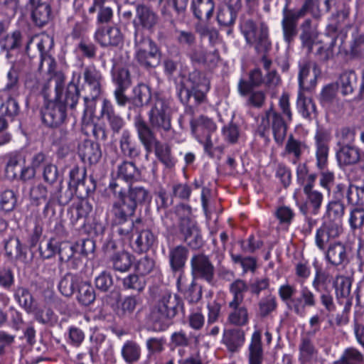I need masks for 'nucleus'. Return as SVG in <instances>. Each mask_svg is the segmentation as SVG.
<instances>
[{
	"instance_id": "0eeeda50",
	"label": "nucleus",
	"mask_w": 364,
	"mask_h": 364,
	"mask_svg": "<svg viewBox=\"0 0 364 364\" xmlns=\"http://www.w3.org/2000/svg\"><path fill=\"white\" fill-rule=\"evenodd\" d=\"M83 82L80 84L81 73H73V82L81 87L84 92L85 109L84 112L92 109L95 102L99 98L102 93V75L94 65L86 66L82 71Z\"/></svg>"
},
{
	"instance_id": "bb28decb",
	"label": "nucleus",
	"mask_w": 364,
	"mask_h": 364,
	"mask_svg": "<svg viewBox=\"0 0 364 364\" xmlns=\"http://www.w3.org/2000/svg\"><path fill=\"white\" fill-rule=\"evenodd\" d=\"M78 154L82 161L89 164H97L102 156L99 144L91 140H85L79 144Z\"/></svg>"
},
{
	"instance_id": "c9c22d12",
	"label": "nucleus",
	"mask_w": 364,
	"mask_h": 364,
	"mask_svg": "<svg viewBox=\"0 0 364 364\" xmlns=\"http://www.w3.org/2000/svg\"><path fill=\"white\" fill-rule=\"evenodd\" d=\"M360 158V149L355 146H341L337 152L338 161L342 165L355 164L359 161Z\"/></svg>"
},
{
	"instance_id": "603ef678",
	"label": "nucleus",
	"mask_w": 364,
	"mask_h": 364,
	"mask_svg": "<svg viewBox=\"0 0 364 364\" xmlns=\"http://www.w3.org/2000/svg\"><path fill=\"white\" fill-rule=\"evenodd\" d=\"M346 200L348 204L352 205H364V184L358 186L351 183H348V189L346 196Z\"/></svg>"
},
{
	"instance_id": "052dcab7",
	"label": "nucleus",
	"mask_w": 364,
	"mask_h": 364,
	"mask_svg": "<svg viewBox=\"0 0 364 364\" xmlns=\"http://www.w3.org/2000/svg\"><path fill=\"white\" fill-rule=\"evenodd\" d=\"M277 306V303L274 296L269 295L262 298L258 303L257 315L262 318H266L276 310Z\"/></svg>"
},
{
	"instance_id": "a878e982",
	"label": "nucleus",
	"mask_w": 364,
	"mask_h": 364,
	"mask_svg": "<svg viewBox=\"0 0 364 364\" xmlns=\"http://www.w3.org/2000/svg\"><path fill=\"white\" fill-rule=\"evenodd\" d=\"M299 350V360L301 364H312L313 362L318 360V350L315 346L313 339L309 336V333L301 338Z\"/></svg>"
},
{
	"instance_id": "412c9836",
	"label": "nucleus",
	"mask_w": 364,
	"mask_h": 364,
	"mask_svg": "<svg viewBox=\"0 0 364 364\" xmlns=\"http://www.w3.org/2000/svg\"><path fill=\"white\" fill-rule=\"evenodd\" d=\"M158 15L149 6L138 4L136 7V20L134 21L135 31H141L139 26L149 31H152L158 23Z\"/></svg>"
},
{
	"instance_id": "2eb2a0df",
	"label": "nucleus",
	"mask_w": 364,
	"mask_h": 364,
	"mask_svg": "<svg viewBox=\"0 0 364 364\" xmlns=\"http://www.w3.org/2000/svg\"><path fill=\"white\" fill-rule=\"evenodd\" d=\"M112 75V81L116 85L114 94L117 102L119 106H125L129 102L125 91L132 83L131 73L128 68L121 67L113 70Z\"/></svg>"
},
{
	"instance_id": "f03ea898",
	"label": "nucleus",
	"mask_w": 364,
	"mask_h": 364,
	"mask_svg": "<svg viewBox=\"0 0 364 364\" xmlns=\"http://www.w3.org/2000/svg\"><path fill=\"white\" fill-rule=\"evenodd\" d=\"M148 117L149 124L140 115L134 119V124L140 141H142L144 137H147L145 134L149 130L152 132L154 136L158 133L162 138H165L171 131L169 103L158 94L154 96V102L148 113Z\"/></svg>"
},
{
	"instance_id": "0e129e2a",
	"label": "nucleus",
	"mask_w": 364,
	"mask_h": 364,
	"mask_svg": "<svg viewBox=\"0 0 364 364\" xmlns=\"http://www.w3.org/2000/svg\"><path fill=\"white\" fill-rule=\"evenodd\" d=\"M19 114V106L16 100L9 97L0 107V114L13 121Z\"/></svg>"
},
{
	"instance_id": "7ed1b4c3",
	"label": "nucleus",
	"mask_w": 364,
	"mask_h": 364,
	"mask_svg": "<svg viewBox=\"0 0 364 364\" xmlns=\"http://www.w3.org/2000/svg\"><path fill=\"white\" fill-rule=\"evenodd\" d=\"M179 310H183L181 298L168 291H161L150 313L154 328L159 331L167 328Z\"/></svg>"
},
{
	"instance_id": "b1692460",
	"label": "nucleus",
	"mask_w": 364,
	"mask_h": 364,
	"mask_svg": "<svg viewBox=\"0 0 364 364\" xmlns=\"http://www.w3.org/2000/svg\"><path fill=\"white\" fill-rule=\"evenodd\" d=\"M326 259L333 266H345L349 262V252L341 242L331 243L326 251Z\"/></svg>"
},
{
	"instance_id": "dca6fc26",
	"label": "nucleus",
	"mask_w": 364,
	"mask_h": 364,
	"mask_svg": "<svg viewBox=\"0 0 364 364\" xmlns=\"http://www.w3.org/2000/svg\"><path fill=\"white\" fill-rule=\"evenodd\" d=\"M149 200L150 193L148 190L142 186L130 185L127 193L122 197V200L115 201L113 204L135 213L139 205H142Z\"/></svg>"
},
{
	"instance_id": "ddd939ff",
	"label": "nucleus",
	"mask_w": 364,
	"mask_h": 364,
	"mask_svg": "<svg viewBox=\"0 0 364 364\" xmlns=\"http://www.w3.org/2000/svg\"><path fill=\"white\" fill-rule=\"evenodd\" d=\"M147 137H144L142 141H140L144 146L147 153H150L154 149V153L158 160L163 164L167 168H172L175 166L176 160L171 152V147L166 143H162L154 136L152 132L149 130L145 134Z\"/></svg>"
},
{
	"instance_id": "e2e57ef3",
	"label": "nucleus",
	"mask_w": 364,
	"mask_h": 364,
	"mask_svg": "<svg viewBox=\"0 0 364 364\" xmlns=\"http://www.w3.org/2000/svg\"><path fill=\"white\" fill-rule=\"evenodd\" d=\"M48 191L46 186L42 183L33 185L29 192L31 204L36 206L46 202L48 199Z\"/></svg>"
},
{
	"instance_id": "338daca9",
	"label": "nucleus",
	"mask_w": 364,
	"mask_h": 364,
	"mask_svg": "<svg viewBox=\"0 0 364 364\" xmlns=\"http://www.w3.org/2000/svg\"><path fill=\"white\" fill-rule=\"evenodd\" d=\"M356 130L354 127H342L337 133L338 138V145L341 146H354L355 140Z\"/></svg>"
},
{
	"instance_id": "39448f33",
	"label": "nucleus",
	"mask_w": 364,
	"mask_h": 364,
	"mask_svg": "<svg viewBox=\"0 0 364 364\" xmlns=\"http://www.w3.org/2000/svg\"><path fill=\"white\" fill-rule=\"evenodd\" d=\"M345 209L343 201L332 200L328 203L326 212L329 220L317 230L315 237L316 245L321 250H324L331 240L338 237L343 232L341 219Z\"/></svg>"
},
{
	"instance_id": "3c124183",
	"label": "nucleus",
	"mask_w": 364,
	"mask_h": 364,
	"mask_svg": "<svg viewBox=\"0 0 364 364\" xmlns=\"http://www.w3.org/2000/svg\"><path fill=\"white\" fill-rule=\"evenodd\" d=\"M333 364H364V355L355 348H348Z\"/></svg>"
},
{
	"instance_id": "9b49d317",
	"label": "nucleus",
	"mask_w": 364,
	"mask_h": 364,
	"mask_svg": "<svg viewBox=\"0 0 364 364\" xmlns=\"http://www.w3.org/2000/svg\"><path fill=\"white\" fill-rule=\"evenodd\" d=\"M271 126L274 141L279 145L284 142L287 132V124L282 115L272 107L266 111L265 115L262 118L261 124L257 128L259 134L264 137L266 132Z\"/></svg>"
},
{
	"instance_id": "f704fd0d",
	"label": "nucleus",
	"mask_w": 364,
	"mask_h": 364,
	"mask_svg": "<svg viewBox=\"0 0 364 364\" xmlns=\"http://www.w3.org/2000/svg\"><path fill=\"white\" fill-rule=\"evenodd\" d=\"M188 254V250L183 245H178L170 250L168 258L173 272L181 271L184 267Z\"/></svg>"
},
{
	"instance_id": "58836bf2",
	"label": "nucleus",
	"mask_w": 364,
	"mask_h": 364,
	"mask_svg": "<svg viewBox=\"0 0 364 364\" xmlns=\"http://www.w3.org/2000/svg\"><path fill=\"white\" fill-rule=\"evenodd\" d=\"M122 356L127 364L137 363L141 355V349L138 343L134 341H127L122 347Z\"/></svg>"
},
{
	"instance_id": "774afa93",
	"label": "nucleus",
	"mask_w": 364,
	"mask_h": 364,
	"mask_svg": "<svg viewBox=\"0 0 364 364\" xmlns=\"http://www.w3.org/2000/svg\"><path fill=\"white\" fill-rule=\"evenodd\" d=\"M6 255L10 259H17L21 255V247L18 238L11 237L4 242Z\"/></svg>"
},
{
	"instance_id": "13d9d810",
	"label": "nucleus",
	"mask_w": 364,
	"mask_h": 364,
	"mask_svg": "<svg viewBox=\"0 0 364 364\" xmlns=\"http://www.w3.org/2000/svg\"><path fill=\"white\" fill-rule=\"evenodd\" d=\"M122 286L124 289L141 292L146 286L145 279L136 274H130L122 279Z\"/></svg>"
},
{
	"instance_id": "cd10ccee",
	"label": "nucleus",
	"mask_w": 364,
	"mask_h": 364,
	"mask_svg": "<svg viewBox=\"0 0 364 364\" xmlns=\"http://www.w3.org/2000/svg\"><path fill=\"white\" fill-rule=\"evenodd\" d=\"M41 0H29L32 6V20L39 27H43L51 19V8L48 4L41 3Z\"/></svg>"
},
{
	"instance_id": "a18cd8bd",
	"label": "nucleus",
	"mask_w": 364,
	"mask_h": 364,
	"mask_svg": "<svg viewBox=\"0 0 364 364\" xmlns=\"http://www.w3.org/2000/svg\"><path fill=\"white\" fill-rule=\"evenodd\" d=\"M356 82L357 75L353 70L343 72L340 75L338 81L342 95L346 96L353 94Z\"/></svg>"
},
{
	"instance_id": "4be33fe9",
	"label": "nucleus",
	"mask_w": 364,
	"mask_h": 364,
	"mask_svg": "<svg viewBox=\"0 0 364 364\" xmlns=\"http://www.w3.org/2000/svg\"><path fill=\"white\" fill-rule=\"evenodd\" d=\"M299 39L303 48L306 49L307 53L312 52L313 46L316 43L318 37L317 26L314 25L312 19L307 18L300 24Z\"/></svg>"
},
{
	"instance_id": "8fccbe9b",
	"label": "nucleus",
	"mask_w": 364,
	"mask_h": 364,
	"mask_svg": "<svg viewBox=\"0 0 364 364\" xmlns=\"http://www.w3.org/2000/svg\"><path fill=\"white\" fill-rule=\"evenodd\" d=\"M237 14V10L232 5H224L218 12V22L221 26L230 27L234 24Z\"/></svg>"
},
{
	"instance_id": "79ce46f5",
	"label": "nucleus",
	"mask_w": 364,
	"mask_h": 364,
	"mask_svg": "<svg viewBox=\"0 0 364 364\" xmlns=\"http://www.w3.org/2000/svg\"><path fill=\"white\" fill-rule=\"evenodd\" d=\"M14 297L19 306L28 314H31L36 301L29 289L24 287H18L14 289Z\"/></svg>"
},
{
	"instance_id": "9d476101",
	"label": "nucleus",
	"mask_w": 364,
	"mask_h": 364,
	"mask_svg": "<svg viewBox=\"0 0 364 364\" xmlns=\"http://www.w3.org/2000/svg\"><path fill=\"white\" fill-rule=\"evenodd\" d=\"M112 214L113 215V224L117 227V231L121 236L131 239L133 236L132 232L139 230L142 224L141 218L135 220L132 216L135 213L121 208L119 205L112 204Z\"/></svg>"
},
{
	"instance_id": "5701e85b",
	"label": "nucleus",
	"mask_w": 364,
	"mask_h": 364,
	"mask_svg": "<svg viewBox=\"0 0 364 364\" xmlns=\"http://www.w3.org/2000/svg\"><path fill=\"white\" fill-rule=\"evenodd\" d=\"M136 236H132L130 243L135 252L142 253L148 251L156 242V237L149 229H144L143 224L139 230L135 231Z\"/></svg>"
},
{
	"instance_id": "6e6d98bb",
	"label": "nucleus",
	"mask_w": 364,
	"mask_h": 364,
	"mask_svg": "<svg viewBox=\"0 0 364 364\" xmlns=\"http://www.w3.org/2000/svg\"><path fill=\"white\" fill-rule=\"evenodd\" d=\"M33 41V38L31 37L26 43L25 47V52L26 55H23L20 59L16 60L11 66V69L18 74L28 73L31 70V60L28 56V50Z\"/></svg>"
},
{
	"instance_id": "1a4fd4ad",
	"label": "nucleus",
	"mask_w": 364,
	"mask_h": 364,
	"mask_svg": "<svg viewBox=\"0 0 364 364\" xmlns=\"http://www.w3.org/2000/svg\"><path fill=\"white\" fill-rule=\"evenodd\" d=\"M240 29L247 44L254 46L257 53H267L270 50L269 30L265 23L258 24L252 18H242Z\"/></svg>"
},
{
	"instance_id": "6e6552de",
	"label": "nucleus",
	"mask_w": 364,
	"mask_h": 364,
	"mask_svg": "<svg viewBox=\"0 0 364 364\" xmlns=\"http://www.w3.org/2000/svg\"><path fill=\"white\" fill-rule=\"evenodd\" d=\"M135 60L146 70L158 67L161 60V52L156 43L143 31H134Z\"/></svg>"
},
{
	"instance_id": "4468645a",
	"label": "nucleus",
	"mask_w": 364,
	"mask_h": 364,
	"mask_svg": "<svg viewBox=\"0 0 364 364\" xmlns=\"http://www.w3.org/2000/svg\"><path fill=\"white\" fill-rule=\"evenodd\" d=\"M312 286L316 291L321 294V301L326 311L329 312L334 311L336 306L331 295V279L330 275L321 269H317L312 282Z\"/></svg>"
},
{
	"instance_id": "423d86ee",
	"label": "nucleus",
	"mask_w": 364,
	"mask_h": 364,
	"mask_svg": "<svg viewBox=\"0 0 364 364\" xmlns=\"http://www.w3.org/2000/svg\"><path fill=\"white\" fill-rule=\"evenodd\" d=\"M209 88V80L201 71L194 70L186 81L181 83L178 95L183 105L195 107L205 101Z\"/></svg>"
},
{
	"instance_id": "49530a36",
	"label": "nucleus",
	"mask_w": 364,
	"mask_h": 364,
	"mask_svg": "<svg viewBox=\"0 0 364 364\" xmlns=\"http://www.w3.org/2000/svg\"><path fill=\"white\" fill-rule=\"evenodd\" d=\"M80 282V278L77 275L68 273L59 282V291L63 296L69 297L73 294L75 287H78Z\"/></svg>"
},
{
	"instance_id": "f8f14e48",
	"label": "nucleus",
	"mask_w": 364,
	"mask_h": 364,
	"mask_svg": "<svg viewBox=\"0 0 364 364\" xmlns=\"http://www.w3.org/2000/svg\"><path fill=\"white\" fill-rule=\"evenodd\" d=\"M191 214V208L188 205L181 204L176 207L174 212L166 213L164 223L168 228H174L176 227L174 220H177L180 232L184 238L198 229L196 223L190 218Z\"/></svg>"
},
{
	"instance_id": "5fc2aeb1",
	"label": "nucleus",
	"mask_w": 364,
	"mask_h": 364,
	"mask_svg": "<svg viewBox=\"0 0 364 364\" xmlns=\"http://www.w3.org/2000/svg\"><path fill=\"white\" fill-rule=\"evenodd\" d=\"M309 70V63H304L300 65V71L299 74V91L311 90L316 85V77L315 75L310 78L309 82L308 81Z\"/></svg>"
},
{
	"instance_id": "69168bd1",
	"label": "nucleus",
	"mask_w": 364,
	"mask_h": 364,
	"mask_svg": "<svg viewBox=\"0 0 364 364\" xmlns=\"http://www.w3.org/2000/svg\"><path fill=\"white\" fill-rule=\"evenodd\" d=\"M338 89V85L333 83L328 84L323 87L320 93L319 100L323 107L328 106L333 102L337 97Z\"/></svg>"
},
{
	"instance_id": "aec40b11",
	"label": "nucleus",
	"mask_w": 364,
	"mask_h": 364,
	"mask_svg": "<svg viewBox=\"0 0 364 364\" xmlns=\"http://www.w3.org/2000/svg\"><path fill=\"white\" fill-rule=\"evenodd\" d=\"M95 40L102 47H117L123 43L124 36L117 27L100 26L95 31Z\"/></svg>"
},
{
	"instance_id": "473e14b6",
	"label": "nucleus",
	"mask_w": 364,
	"mask_h": 364,
	"mask_svg": "<svg viewBox=\"0 0 364 364\" xmlns=\"http://www.w3.org/2000/svg\"><path fill=\"white\" fill-rule=\"evenodd\" d=\"M23 36L20 31L16 30L11 34L5 36L0 40L1 50L5 52L7 59L11 58V51L20 48L22 46Z\"/></svg>"
},
{
	"instance_id": "6ab92c4d",
	"label": "nucleus",
	"mask_w": 364,
	"mask_h": 364,
	"mask_svg": "<svg viewBox=\"0 0 364 364\" xmlns=\"http://www.w3.org/2000/svg\"><path fill=\"white\" fill-rule=\"evenodd\" d=\"M70 186H75V192L83 198L93 193L96 188V183L92 176L87 177L85 169L73 168L70 172Z\"/></svg>"
},
{
	"instance_id": "f257e3e1",
	"label": "nucleus",
	"mask_w": 364,
	"mask_h": 364,
	"mask_svg": "<svg viewBox=\"0 0 364 364\" xmlns=\"http://www.w3.org/2000/svg\"><path fill=\"white\" fill-rule=\"evenodd\" d=\"M65 77L63 73H56L44 84L42 93L49 100L41 112L43 122L48 127H57L66 118V107L75 109L80 98V90L73 82H70L65 93V101L60 100Z\"/></svg>"
},
{
	"instance_id": "680f3d73",
	"label": "nucleus",
	"mask_w": 364,
	"mask_h": 364,
	"mask_svg": "<svg viewBox=\"0 0 364 364\" xmlns=\"http://www.w3.org/2000/svg\"><path fill=\"white\" fill-rule=\"evenodd\" d=\"M333 287L338 299L346 298L350 293L351 279L348 277L337 276L333 282Z\"/></svg>"
},
{
	"instance_id": "4c0bfd02",
	"label": "nucleus",
	"mask_w": 364,
	"mask_h": 364,
	"mask_svg": "<svg viewBox=\"0 0 364 364\" xmlns=\"http://www.w3.org/2000/svg\"><path fill=\"white\" fill-rule=\"evenodd\" d=\"M296 106L299 113L305 119H311L317 115L316 106L313 100L306 97L302 91L299 92Z\"/></svg>"
},
{
	"instance_id": "a19ab883",
	"label": "nucleus",
	"mask_w": 364,
	"mask_h": 364,
	"mask_svg": "<svg viewBox=\"0 0 364 364\" xmlns=\"http://www.w3.org/2000/svg\"><path fill=\"white\" fill-rule=\"evenodd\" d=\"M120 150L124 156L134 159L140 156L141 151L138 145L134 143L128 132H124L119 139Z\"/></svg>"
},
{
	"instance_id": "bf43d9fd",
	"label": "nucleus",
	"mask_w": 364,
	"mask_h": 364,
	"mask_svg": "<svg viewBox=\"0 0 364 364\" xmlns=\"http://www.w3.org/2000/svg\"><path fill=\"white\" fill-rule=\"evenodd\" d=\"M95 5L99 6V11L97 16V23H109L113 16V10L108 0H95Z\"/></svg>"
},
{
	"instance_id": "c756f323",
	"label": "nucleus",
	"mask_w": 364,
	"mask_h": 364,
	"mask_svg": "<svg viewBox=\"0 0 364 364\" xmlns=\"http://www.w3.org/2000/svg\"><path fill=\"white\" fill-rule=\"evenodd\" d=\"M293 309L297 315H302L306 306L313 307L316 301L314 294L306 287H303L300 291V297L291 299Z\"/></svg>"
},
{
	"instance_id": "e433bc0d",
	"label": "nucleus",
	"mask_w": 364,
	"mask_h": 364,
	"mask_svg": "<svg viewBox=\"0 0 364 364\" xmlns=\"http://www.w3.org/2000/svg\"><path fill=\"white\" fill-rule=\"evenodd\" d=\"M216 0H192L193 15L198 19H209L212 17Z\"/></svg>"
},
{
	"instance_id": "2f4dec72",
	"label": "nucleus",
	"mask_w": 364,
	"mask_h": 364,
	"mask_svg": "<svg viewBox=\"0 0 364 364\" xmlns=\"http://www.w3.org/2000/svg\"><path fill=\"white\" fill-rule=\"evenodd\" d=\"M101 114L102 117H106L114 132L118 133L124 127L123 119L115 113L112 105L107 99L103 100Z\"/></svg>"
},
{
	"instance_id": "393cba45",
	"label": "nucleus",
	"mask_w": 364,
	"mask_h": 364,
	"mask_svg": "<svg viewBox=\"0 0 364 364\" xmlns=\"http://www.w3.org/2000/svg\"><path fill=\"white\" fill-rule=\"evenodd\" d=\"M329 134L323 130H318L315 135L316 165L319 169L327 166L329 151Z\"/></svg>"
},
{
	"instance_id": "de8ad7c7",
	"label": "nucleus",
	"mask_w": 364,
	"mask_h": 364,
	"mask_svg": "<svg viewBox=\"0 0 364 364\" xmlns=\"http://www.w3.org/2000/svg\"><path fill=\"white\" fill-rule=\"evenodd\" d=\"M77 301L84 306H88L95 299V293L92 285L87 282L80 281L77 287Z\"/></svg>"
},
{
	"instance_id": "09e8293b",
	"label": "nucleus",
	"mask_w": 364,
	"mask_h": 364,
	"mask_svg": "<svg viewBox=\"0 0 364 364\" xmlns=\"http://www.w3.org/2000/svg\"><path fill=\"white\" fill-rule=\"evenodd\" d=\"M139 175V171L133 161H124L117 167V176L127 182L133 181Z\"/></svg>"
},
{
	"instance_id": "864d4df0",
	"label": "nucleus",
	"mask_w": 364,
	"mask_h": 364,
	"mask_svg": "<svg viewBox=\"0 0 364 364\" xmlns=\"http://www.w3.org/2000/svg\"><path fill=\"white\" fill-rule=\"evenodd\" d=\"M138 304V299L135 296H129L125 297L118 305L117 314L122 318L130 317Z\"/></svg>"
},
{
	"instance_id": "a211bd4d",
	"label": "nucleus",
	"mask_w": 364,
	"mask_h": 364,
	"mask_svg": "<svg viewBox=\"0 0 364 364\" xmlns=\"http://www.w3.org/2000/svg\"><path fill=\"white\" fill-rule=\"evenodd\" d=\"M116 248L117 245L112 240H108L105 245L106 252L111 254L109 262L113 269L120 272L129 271L133 263V255L124 250L114 252Z\"/></svg>"
},
{
	"instance_id": "7c9ffc66",
	"label": "nucleus",
	"mask_w": 364,
	"mask_h": 364,
	"mask_svg": "<svg viewBox=\"0 0 364 364\" xmlns=\"http://www.w3.org/2000/svg\"><path fill=\"white\" fill-rule=\"evenodd\" d=\"M133 95L129 98V102L135 107H142L149 104L152 95L151 88L145 83L137 84L132 90Z\"/></svg>"
},
{
	"instance_id": "37998d69",
	"label": "nucleus",
	"mask_w": 364,
	"mask_h": 364,
	"mask_svg": "<svg viewBox=\"0 0 364 364\" xmlns=\"http://www.w3.org/2000/svg\"><path fill=\"white\" fill-rule=\"evenodd\" d=\"M31 314H33L35 319L44 325L53 326L56 318L53 311L48 306L37 305L32 307Z\"/></svg>"
},
{
	"instance_id": "72a5a7b5",
	"label": "nucleus",
	"mask_w": 364,
	"mask_h": 364,
	"mask_svg": "<svg viewBox=\"0 0 364 364\" xmlns=\"http://www.w3.org/2000/svg\"><path fill=\"white\" fill-rule=\"evenodd\" d=\"M264 358L260 331H256L252 336L249 346V364H262Z\"/></svg>"
},
{
	"instance_id": "c03bdc74",
	"label": "nucleus",
	"mask_w": 364,
	"mask_h": 364,
	"mask_svg": "<svg viewBox=\"0 0 364 364\" xmlns=\"http://www.w3.org/2000/svg\"><path fill=\"white\" fill-rule=\"evenodd\" d=\"M249 289L247 283L240 279L234 281L230 285V291L232 295V299L228 304L229 307H235L241 305L244 300V293Z\"/></svg>"
},
{
	"instance_id": "ea45409f",
	"label": "nucleus",
	"mask_w": 364,
	"mask_h": 364,
	"mask_svg": "<svg viewBox=\"0 0 364 364\" xmlns=\"http://www.w3.org/2000/svg\"><path fill=\"white\" fill-rule=\"evenodd\" d=\"M223 343L231 352L237 351L245 341L244 331L240 329H230L223 334Z\"/></svg>"
},
{
	"instance_id": "20e7f679",
	"label": "nucleus",
	"mask_w": 364,
	"mask_h": 364,
	"mask_svg": "<svg viewBox=\"0 0 364 364\" xmlns=\"http://www.w3.org/2000/svg\"><path fill=\"white\" fill-rule=\"evenodd\" d=\"M319 0H304V3L298 10L289 9L288 4L282 11V28L284 41L291 44L296 38L298 30V21L300 18L309 14L312 18L318 21L321 18L322 13L320 9Z\"/></svg>"
},
{
	"instance_id": "f3484780",
	"label": "nucleus",
	"mask_w": 364,
	"mask_h": 364,
	"mask_svg": "<svg viewBox=\"0 0 364 364\" xmlns=\"http://www.w3.org/2000/svg\"><path fill=\"white\" fill-rule=\"evenodd\" d=\"M191 273L194 278L205 280L213 284L215 276V267L210 257L203 253H197L191 259Z\"/></svg>"
},
{
	"instance_id": "4d7b16f0",
	"label": "nucleus",
	"mask_w": 364,
	"mask_h": 364,
	"mask_svg": "<svg viewBox=\"0 0 364 364\" xmlns=\"http://www.w3.org/2000/svg\"><path fill=\"white\" fill-rule=\"evenodd\" d=\"M232 311L228 316V321L236 326H244L248 322V312L245 306L237 305L235 307H230Z\"/></svg>"
},
{
	"instance_id": "c85d7f7f",
	"label": "nucleus",
	"mask_w": 364,
	"mask_h": 364,
	"mask_svg": "<svg viewBox=\"0 0 364 364\" xmlns=\"http://www.w3.org/2000/svg\"><path fill=\"white\" fill-rule=\"evenodd\" d=\"M92 208V205L88 199L80 200L72 211V223L79 227H84Z\"/></svg>"
}]
</instances>
